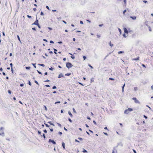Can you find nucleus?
Masks as SVG:
<instances>
[{"label": "nucleus", "instance_id": "64", "mask_svg": "<svg viewBox=\"0 0 153 153\" xmlns=\"http://www.w3.org/2000/svg\"><path fill=\"white\" fill-rule=\"evenodd\" d=\"M33 10H34V11H36V8H34L33 9Z\"/></svg>", "mask_w": 153, "mask_h": 153}, {"label": "nucleus", "instance_id": "34", "mask_svg": "<svg viewBox=\"0 0 153 153\" xmlns=\"http://www.w3.org/2000/svg\"><path fill=\"white\" fill-rule=\"evenodd\" d=\"M37 72L38 73L40 74H42L41 72L40 71H39L37 70Z\"/></svg>", "mask_w": 153, "mask_h": 153}, {"label": "nucleus", "instance_id": "35", "mask_svg": "<svg viewBox=\"0 0 153 153\" xmlns=\"http://www.w3.org/2000/svg\"><path fill=\"white\" fill-rule=\"evenodd\" d=\"M89 66L91 67V69H93V67L91 66L90 65H88Z\"/></svg>", "mask_w": 153, "mask_h": 153}, {"label": "nucleus", "instance_id": "16", "mask_svg": "<svg viewBox=\"0 0 153 153\" xmlns=\"http://www.w3.org/2000/svg\"><path fill=\"white\" fill-rule=\"evenodd\" d=\"M83 152L84 153H87V152H88L86 150L84 149H83Z\"/></svg>", "mask_w": 153, "mask_h": 153}, {"label": "nucleus", "instance_id": "5", "mask_svg": "<svg viewBox=\"0 0 153 153\" xmlns=\"http://www.w3.org/2000/svg\"><path fill=\"white\" fill-rule=\"evenodd\" d=\"M49 142H51L53 144H56V143L55 141H54L53 140H51V139H50L49 140Z\"/></svg>", "mask_w": 153, "mask_h": 153}, {"label": "nucleus", "instance_id": "45", "mask_svg": "<svg viewBox=\"0 0 153 153\" xmlns=\"http://www.w3.org/2000/svg\"><path fill=\"white\" fill-rule=\"evenodd\" d=\"M34 82H35V83H36V84H37V85H39V83L37 81H36V80H35Z\"/></svg>", "mask_w": 153, "mask_h": 153}, {"label": "nucleus", "instance_id": "25", "mask_svg": "<svg viewBox=\"0 0 153 153\" xmlns=\"http://www.w3.org/2000/svg\"><path fill=\"white\" fill-rule=\"evenodd\" d=\"M58 134H59L60 135H61L62 134V133L61 132L59 131L58 132Z\"/></svg>", "mask_w": 153, "mask_h": 153}, {"label": "nucleus", "instance_id": "30", "mask_svg": "<svg viewBox=\"0 0 153 153\" xmlns=\"http://www.w3.org/2000/svg\"><path fill=\"white\" fill-rule=\"evenodd\" d=\"M43 135V137H44V138H45V139H46V137L45 136V134H43V135Z\"/></svg>", "mask_w": 153, "mask_h": 153}, {"label": "nucleus", "instance_id": "39", "mask_svg": "<svg viewBox=\"0 0 153 153\" xmlns=\"http://www.w3.org/2000/svg\"><path fill=\"white\" fill-rule=\"evenodd\" d=\"M10 66L11 68H12V66H13V64H12V63H10Z\"/></svg>", "mask_w": 153, "mask_h": 153}, {"label": "nucleus", "instance_id": "40", "mask_svg": "<svg viewBox=\"0 0 153 153\" xmlns=\"http://www.w3.org/2000/svg\"><path fill=\"white\" fill-rule=\"evenodd\" d=\"M118 30H119V32H120V33H121V29L120 28H119Z\"/></svg>", "mask_w": 153, "mask_h": 153}, {"label": "nucleus", "instance_id": "10", "mask_svg": "<svg viewBox=\"0 0 153 153\" xmlns=\"http://www.w3.org/2000/svg\"><path fill=\"white\" fill-rule=\"evenodd\" d=\"M62 146L63 149H65V144L63 142H62Z\"/></svg>", "mask_w": 153, "mask_h": 153}, {"label": "nucleus", "instance_id": "6", "mask_svg": "<svg viewBox=\"0 0 153 153\" xmlns=\"http://www.w3.org/2000/svg\"><path fill=\"white\" fill-rule=\"evenodd\" d=\"M124 32L125 33H128V31L127 30V29L125 27L124 28Z\"/></svg>", "mask_w": 153, "mask_h": 153}, {"label": "nucleus", "instance_id": "13", "mask_svg": "<svg viewBox=\"0 0 153 153\" xmlns=\"http://www.w3.org/2000/svg\"><path fill=\"white\" fill-rule=\"evenodd\" d=\"M109 44L111 46V47H112L113 46V44H111V42H110L109 43Z\"/></svg>", "mask_w": 153, "mask_h": 153}, {"label": "nucleus", "instance_id": "20", "mask_svg": "<svg viewBox=\"0 0 153 153\" xmlns=\"http://www.w3.org/2000/svg\"><path fill=\"white\" fill-rule=\"evenodd\" d=\"M138 90L137 87H134V90L135 91H137Z\"/></svg>", "mask_w": 153, "mask_h": 153}, {"label": "nucleus", "instance_id": "61", "mask_svg": "<svg viewBox=\"0 0 153 153\" xmlns=\"http://www.w3.org/2000/svg\"><path fill=\"white\" fill-rule=\"evenodd\" d=\"M32 29L33 30H36V28L35 27L33 28H32Z\"/></svg>", "mask_w": 153, "mask_h": 153}, {"label": "nucleus", "instance_id": "54", "mask_svg": "<svg viewBox=\"0 0 153 153\" xmlns=\"http://www.w3.org/2000/svg\"><path fill=\"white\" fill-rule=\"evenodd\" d=\"M143 117L146 119H147V116H146L145 115H143Z\"/></svg>", "mask_w": 153, "mask_h": 153}, {"label": "nucleus", "instance_id": "8", "mask_svg": "<svg viewBox=\"0 0 153 153\" xmlns=\"http://www.w3.org/2000/svg\"><path fill=\"white\" fill-rule=\"evenodd\" d=\"M133 20H135L136 19V17L135 16H131L130 17Z\"/></svg>", "mask_w": 153, "mask_h": 153}, {"label": "nucleus", "instance_id": "7", "mask_svg": "<svg viewBox=\"0 0 153 153\" xmlns=\"http://www.w3.org/2000/svg\"><path fill=\"white\" fill-rule=\"evenodd\" d=\"M63 77V74L62 73H60V74L59 75L58 78H60L61 77Z\"/></svg>", "mask_w": 153, "mask_h": 153}, {"label": "nucleus", "instance_id": "18", "mask_svg": "<svg viewBox=\"0 0 153 153\" xmlns=\"http://www.w3.org/2000/svg\"><path fill=\"white\" fill-rule=\"evenodd\" d=\"M49 69L51 71H53L54 69L52 67H51V68H49Z\"/></svg>", "mask_w": 153, "mask_h": 153}, {"label": "nucleus", "instance_id": "51", "mask_svg": "<svg viewBox=\"0 0 153 153\" xmlns=\"http://www.w3.org/2000/svg\"><path fill=\"white\" fill-rule=\"evenodd\" d=\"M44 132L45 133H46L47 132V131L46 129H45L44 130Z\"/></svg>", "mask_w": 153, "mask_h": 153}, {"label": "nucleus", "instance_id": "41", "mask_svg": "<svg viewBox=\"0 0 153 153\" xmlns=\"http://www.w3.org/2000/svg\"><path fill=\"white\" fill-rule=\"evenodd\" d=\"M40 15H41L43 16L44 15V13L42 12H41L40 13Z\"/></svg>", "mask_w": 153, "mask_h": 153}, {"label": "nucleus", "instance_id": "47", "mask_svg": "<svg viewBox=\"0 0 153 153\" xmlns=\"http://www.w3.org/2000/svg\"><path fill=\"white\" fill-rule=\"evenodd\" d=\"M124 86H123L122 87V91L123 92L124 91Z\"/></svg>", "mask_w": 153, "mask_h": 153}, {"label": "nucleus", "instance_id": "21", "mask_svg": "<svg viewBox=\"0 0 153 153\" xmlns=\"http://www.w3.org/2000/svg\"><path fill=\"white\" fill-rule=\"evenodd\" d=\"M70 74H71L68 73V74H65V75L66 76H69L70 75Z\"/></svg>", "mask_w": 153, "mask_h": 153}, {"label": "nucleus", "instance_id": "53", "mask_svg": "<svg viewBox=\"0 0 153 153\" xmlns=\"http://www.w3.org/2000/svg\"><path fill=\"white\" fill-rule=\"evenodd\" d=\"M8 93L10 94H11V91L10 90H8Z\"/></svg>", "mask_w": 153, "mask_h": 153}, {"label": "nucleus", "instance_id": "57", "mask_svg": "<svg viewBox=\"0 0 153 153\" xmlns=\"http://www.w3.org/2000/svg\"><path fill=\"white\" fill-rule=\"evenodd\" d=\"M93 123H94V124H96V121H95V120H94V121H93Z\"/></svg>", "mask_w": 153, "mask_h": 153}, {"label": "nucleus", "instance_id": "44", "mask_svg": "<svg viewBox=\"0 0 153 153\" xmlns=\"http://www.w3.org/2000/svg\"><path fill=\"white\" fill-rule=\"evenodd\" d=\"M50 43H54V42L52 41H51V40L50 41Z\"/></svg>", "mask_w": 153, "mask_h": 153}, {"label": "nucleus", "instance_id": "27", "mask_svg": "<svg viewBox=\"0 0 153 153\" xmlns=\"http://www.w3.org/2000/svg\"><path fill=\"white\" fill-rule=\"evenodd\" d=\"M56 87L55 86H53L52 88L53 89H55L56 88Z\"/></svg>", "mask_w": 153, "mask_h": 153}, {"label": "nucleus", "instance_id": "43", "mask_svg": "<svg viewBox=\"0 0 153 153\" xmlns=\"http://www.w3.org/2000/svg\"><path fill=\"white\" fill-rule=\"evenodd\" d=\"M71 58H72V59H74L75 58V57L74 56H71Z\"/></svg>", "mask_w": 153, "mask_h": 153}, {"label": "nucleus", "instance_id": "33", "mask_svg": "<svg viewBox=\"0 0 153 153\" xmlns=\"http://www.w3.org/2000/svg\"><path fill=\"white\" fill-rule=\"evenodd\" d=\"M126 10H124L123 11V14H124H124H125V12H126Z\"/></svg>", "mask_w": 153, "mask_h": 153}, {"label": "nucleus", "instance_id": "29", "mask_svg": "<svg viewBox=\"0 0 153 153\" xmlns=\"http://www.w3.org/2000/svg\"><path fill=\"white\" fill-rule=\"evenodd\" d=\"M45 124L46 126V127H49V126L48 124L46 123H45Z\"/></svg>", "mask_w": 153, "mask_h": 153}, {"label": "nucleus", "instance_id": "37", "mask_svg": "<svg viewBox=\"0 0 153 153\" xmlns=\"http://www.w3.org/2000/svg\"><path fill=\"white\" fill-rule=\"evenodd\" d=\"M24 85L23 84H21L20 85V86L21 87H23L24 86Z\"/></svg>", "mask_w": 153, "mask_h": 153}, {"label": "nucleus", "instance_id": "28", "mask_svg": "<svg viewBox=\"0 0 153 153\" xmlns=\"http://www.w3.org/2000/svg\"><path fill=\"white\" fill-rule=\"evenodd\" d=\"M83 58L84 60H85V59L86 58V56H83Z\"/></svg>", "mask_w": 153, "mask_h": 153}, {"label": "nucleus", "instance_id": "48", "mask_svg": "<svg viewBox=\"0 0 153 153\" xmlns=\"http://www.w3.org/2000/svg\"><path fill=\"white\" fill-rule=\"evenodd\" d=\"M45 86H46V87H50V85H45Z\"/></svg>", "mask_w": 153, "mask_h": 153}, {"label": "nucleus", "instance_id": "15", "mask_svg": "<svg viewBox=\"0 0 153 153\" xmlns=\"http://www.w3.org/2000/svg\"><path fill=\"white\" fill-rule=\"evenodd\" d=\"M38 65H40V66H41L43 67H44L45 66L44 64H39Z\"/></svg>", "mask_w": 153, "mask_h": 153}, {"label": "nucleus", "instance_id": "9", "mask_svg": "<svg viewBox=\"0 0 153 153\" xmlns=\"http://www.w3.org/2000/svg\"><path fill=\"white\" fill-rule=\"evenodd\" d=\"M68 114L70 115V116L71 117H73V116L72 114L69 111H68Z\"/></svg>", "mask_w": 153, "mask_h": 153}, {"label": "nucleus", "instance_id": "50", "mask_svg": "<svg viewBox=\"0 0 153 153\" xmlns=\"http://www.w3.org/2000/svg\"><path fill=\"white\" fill-rule=\"evenodd\" d=\"M50 129L51 131H53V128H50Z\"/></svg>", "mask_w": 153, "mask_h": 153}, {"label": "nucleus", "instance_id": "1", "mask_svg": "<svg viewBox=\"0 0 153 153\" xmlns=\"http://www.w3.org/2000/svg\"><path fill=\"white\" fill-rule=\"evenodd\" d=\"M133 111V109L131 108H128L127 109L125 110L124 111V113L126 114H128L130 112Z\"/></svg>", "mask_w": 153, "mask_h": 153}, {"label": "nucleus", "instance_id": "55", "mask_svg": "<svg viewBox=\"0 0 153 153\" xmlns=\"http://www.w3.org/2000/svg\"><path fill=\"white\" fill-rule=\"evenodd\" d=\"M60 101H58V102H56L55 103V104H56V103H60Z\"/></svg>", "mask_w": 153, "mask_h": 153}, {"label": "nucleus", "instance_id": "12", "mask_svg": "<svg viewBox=\"0 0 153 153\" xmlns=\"http://www.w3.org/2000/svg\"><path fill=\"white\" fill-rule=\"evenodd\" d=\"M0 135H1L3 137L4 136V133L3 132L2 133H0Z\"/></svg>", "mask_w": 153, "mask_h": 153}, {"label": "nucleus", "instance_id": "22", "mask_svg": "<svg viewBox=\"0 0 153 153\" xmlns=\"http://www.w3.org/2000/svg\"><path fill=\"white\" fill-rule=\"evenodd\" d=\"M17 37L18 39V40H19V41H20V37H19V36L17 35Z\"/></svg>", "mask_w": 153, "mask_h": 153}, {"label": "nucleus", "instance_id": "59", "mask_svg": "<svg viewBox=\"0 0 153 153\" xmlns=\"http://www.w3.org/2000/svg\"><path fill=\"white\" fill-rule=\"evenodd\" d=\"M89 131L90 132H91V133H93V131H92L91 130H89Z\"/></svg>", "mask_w": 153, "mask_h": 153}, {"label": "nucleus", "instance_id": "26", "mask_svg": "<svg viewBox=\"0 0 153 153\" xmlns=\"http://www.w3.org/2000/svg\"><path fill=\"white\" fill-rule=\"evenodd\" d=\"M25 68L27 70V69H30V67H26Z\"/></svg>", "mask_w": 153, "mask_h": 153}, {"label": "nucleus", "instance_id": "49", "mask_svg": "<svg viewBox=\"0 0 153 153\" xmlns=\"http://www.w3.org/2000/svg\"><path fill=\"white\" fill-rule=\"evenodd\" d=\"M46 7L49 10V7L48 6H46Z\"/></svg>", "mask_w": 153, "mask_h": 153}, {"label": "nucleus", "instance_id": "11", "mask_svg": "<svg viewBox=\"0 0 153 153\" xmlns=\"http://www.w3.org/2000/svg\"><path fill=\"white\" fill-rule=\"evenodd\" d=\"M53 50H54V53L55 54H57V52H56V51H57V50L56 49H55V48H54V49H53Z\"/></svg>", "mask_w": 153, "mask_h": 153}, {"label": "nucleus", "instance_id": "32", "mask_svg": "<svg viewBox=\"0 0 153 153\" xmlns=\"http://www.w3.org/2000/svg\"><path fill=\"white\" fill-rule=\"evenodd\" d=\"M27 17L29 18H31V16L28 15H27Z\"/></svg>", "mask_w": 153, "mask_h": 153}, {"label": "nucleus", "instance_id": "62", "mask_svg": "<svg viewBox=\"0 0 153 153\" xmlns=\"http://www.w3.org/2000/svg\"><path fill=\"white\" fill-rule=\"evenodd\" d=\"M2 35H3V36H5V34L4 32H3Z\"/></svg>", "mask_w": 153, "mask_h": 153}, {"label": "nucleus", "instance_id": "46", "mask_svg": "<svg viewBox=\"0 0 153 153\" xmlns=\"http://www.w3.org/2000/svg\"><path fill=\"white\" fill-rule=\"evenodd\" d=\"M78 139H79V140H82V138L81 137H79L78 138Z\"/></svg>", "mask_w": 153, "mask_h": 153}, {"label": "nucleus", "instance_id": "19", "mask_svg": "<svg viewBox=\"0 0 153 153\" xmlns=\"http://www.w3.org/2000/svg\"><path fill=\"white\" fill-rule=\"evenodd\" d=\"M109 80H114V79L112 78H109Z\"/></svg>", "mask_w": 153, "mask_h": 153}, {"label": "nucleus", "instance_id": "58", "mask_svg": "<svg viewBox=\"0 0 153 153\" xmlns=\"http://www.w3.org/2000/svg\"><path fill=\"white\" fill-rule=\"evenodd\" d=\"M37 25L39 28H41L40 26L39 25V24Z\"/></svg>", "mask_w": 153, "mask_h": 153}, {"label": "nucleus", "instance_id": "52", "mask_svg": "<svg viewBox=\"0 0 153 153\" xmlns=\"http://www.w3.org/2000/svg\"><path fill=\"white\" fill-rule=\"evenodd\" d=\"M143 1L145 3L147 2V1H145V0H144Z\"/></svg>", "mask_w": 153, "mask_h": 153}, {"label": "nucleus", "instance_id": "42", "mask_svg": "<svg viewBox=\"0 0 153 153\" xmlns=\"http://www.w3.org/2000/svg\"><path fill=\"white\" fill-rule=\"evenodd\" d=\"M146 106L147 107H148V108H149V109L150 110H151V108L149 106H148V105H146Z\"/></svg>", "mask_w": 153, "mask_h": 153}, {"label": "nucleus", "instance_id": "31", "mask_svg": "<svg viewBox=\"0 0 153 153\" xmlns=\"http://www.w3.org/2000/svg\"><path fill=\"white\" fill-rule=\"evenodd\" d=\"M123 37H124V38H126V35L125 33H124L123 34Z\"/></svg>", "mask_w": 153, "mask_h": 153}, {"label": "nucleus", "instance_id": "14", "mask_svg": "<svg viewBox=\"0 0 153 153\" xmlns=\"http://www.w3.org/2000/svg\"><path fill=\"white\" fill-rule=\"evenodd\" d=\"M48 123H49L50 125H53V126H54V125L53 124V123H51V122H48Z\"/></svg>", "mask_w": 153, "mask_h": 153}, {"label": "nucleus", "instance_id": "3", "mask_svg": "<svg viewBox=\"0 0 153 153\" xmlns=\"http://www.w3.org/2000/svg\"><path fill=\"white\" fill-rule=\"evenodd\" d=\"M132 99L134 100V102L135 103H138L140 104V102L136 98L134 97L132 98Z\"/></svg>", "mask_w": 153, "mask_h": 153}, {"label": "nucleus", "instance_id": "23", "mask_svg": "<svg viewBox=\"0 0 153 153\" xmlns=\"http://www.w3.org/2000/svg\"><path fill=\"white\" fill-rule=\"evenodd\" d=\"M73 112L74 113H76V110H75V109L74 108H73Z\"/></svg>", "mask_w": 153, "mask_h": 153}, {"label": "nucleus", "instance_id": "56", "mask_svg": "<svg viewBox=\"0 0 153 153\" xmlns=\"http://www.w3.org/2000/svg\"><path fill=\"white\" fill-rule=\"evenodd\" d=\"M62 22L65 24L67 23L64 20L62 21Z\"/></svg>", "mask_w": 153, "mask_h": 153}, {"label": "nucleus", "instance_id": "4", "mask_svg": "<svg viewBox=\"0 0 153 153\" xmlns=\"http://www.w3.org/2000/svg\"><path fill=\"white\" fill-rule=\"evenodd\" d=\"M38 24H39L38 23V20H37V18H36V21L35 22L32 24V25H37Z\"/></svg>", "mask_w": 153, "mask_h": 153}, {"label": "nucleus", "instance_id": "60", "mask_svg": "<svg viewBox=\"0 0 153 153\" xmlns=\"http://www.w3.org/2000/svg\"><path fill=\"white\" fill-rule=\"evenodd\" d=\"M138 59H139V57L137 58L134 59V60H138Z\"/></svg>", "mask_w": 153, "mask_h": 153}, {"label": "nucleus", "instance_id": "2", "mask_svg": "<svg viewBox=\"0 0 153 153\" xmlns=\"http://www.w3.org/2000/svg\"><path fill=\"white\" fill-rule=\"evenodd\" d=\"M66 66L68 68H69L72 67L73 65L71 63L67 62L66 64Z\"/></svg>", "mask_w": 153, "mask_h": 153}, {"label": "nucleus", "instance_id": "24", "mask_svg": "<svg viewBox=\"0 0 153 153\" xmlns=\"http://www.w3.org/2000/svg\"><path fill=\"white\" fill-rule=\"evenodd\" d=\"M32 65H33L34 66V67L35 68H36V64H35L33 63V64H32Z\"/></svg>", "mask_w": 153, "mask_h": 153}, {"label": "nucleus", "instance_id": "38", "mask_svg": "<svg viewBox=\"0 0 153 153\" xmlns=\"http://www.w3.org/2000/svg\"><path fill=\"white\" fill-rule=\"evenodd\" d=\"M28 84L30 86L31 85V84L30 81L28 82Z\"/></svg>", "mask_w": 153, "mask_h": 153}, {"label": "nucleus", "instance_id": "17", "mask_svg": "<svg viewBox=\"0 0 153 153\" xmlns=\"http://www.w3.org/2000/svg\"><path fill=\"white\" fill-rule=\"evenodd\" d=\"M124 53V52L123 51H120L118 52V54H120V53Z\"/></svg>", "mask_w": 153, "mask_h": 153}, {"label": "nucleus", "instance_id": "36", "mask_svg": "<svg viewBox=\"0 0 153 153\" xmlns=\"http://www.w3.org/2000/svg\"><path fill=\"white\" fill-rule=\"evenodd\" d=\"M68 120L71 123L72 122V120L70 118H68Z\"/></svg>", "mask_w": 153, "mask_h": 153}, {"label": "nucleus", "instance_id": "63", "mask_svg": "<svg viewBox=\"0 0 153 153\" xmlns=\"http://www.w3.org/2000/svg\"><path fill=\"white\" fill-rule=\"evenodd\" d=\"M104 134L106 135H108V134H107L106 133H105V132H104L103 133Z\"/></svg>", "mask_w": 153, "mask_h": 153}]
</instances>
